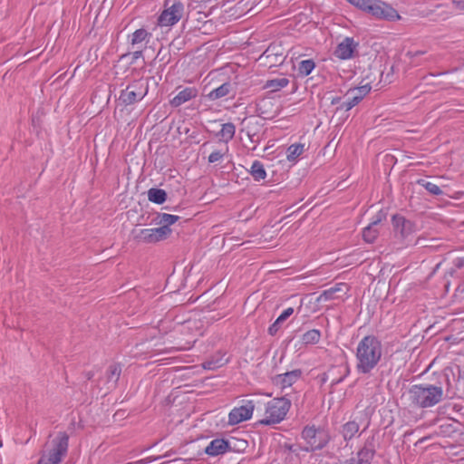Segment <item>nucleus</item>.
Instances as JSON below:
<instances>
[{"label":"nucleus","mask_w":464,"mask_h":464,"mask_svg":"<svg viewBox=\"0 0 464 464\" xmlns=\"http://www.w3.org/2000/svg\"><path fill=\"white\" fill-rule=\"evenodd\" d=\"M256 112L263 119H273L277 114V108L271 99L265 98L256 103Z\"/></svg>","instance_id":"14"},{"label":"nucleus","mask_w":464,"mask_h":464,"mask_svg":"<svg viewBox=\"0 0 464 464\" xmlns=\"http://www.w3.org/2000/svg\"><path fill=\"white\" fill-rule=\"evenodd\" d=\"M69 436L66 432H59L57 436L46 445L37 464H60L68 450Z\"/></svg>","instance_id":"3"},{"label":"nucleus","mask_w":464,"mask_h":464,"mask_svg":"<svg viewBox=\"0 0 464 464\" xmlns=\"http://www.w3.org/2000/svg\"><path fill=\"white\" fill-rule=\"evenodd\" d=\"M382 218H379L376 220L372 221L368 227H366L362 231L363 240L367 243H373L379 235L378 226L381 222Z\"/></svg>","instance_id":"18"},{"label":"nucleus","mask_w":464,"mask_h":464,"mask_svg":"<svg viewBox=\"0 0 464 464\" xmlns=\"http://www.w3.org/2000/svg\"><path fill=\"white\" fill-rule=\"evenodd\" d=\"M301 376L300 370H294L284 374H278L274 378V383L280 387L281 389H285L290 387L293 383H295L299 377Z\"/></svg>","instance_id":"15"},{"label":"nucleus","mask_w":464,"mask_h":464,"mask_svg":"<svg viewBox=\"0 0 464 464\" xmlns=\"http://www.w3.org/2000/svg\"><path fill=\"white\" fill-rule=\"evenodd\" d=\"M340 100H341V98H339V97L333 98L331 103L332 104H337V103L340 102Z\"/></svg>","instance_id":"48"},{"label":"nucleus","mask_w":464,"mask_h":464,"mask_svg":"<svg viewBox=\"0 0 464 464\" xmlns=\"http://www.w3.org/2000/svg\"><path fill=\"white\" fill-rule=\"evenodd\" d=\"M302 435L305 440H308V443L311 445V447H314V448L321 447L320 445L315 444V435H316L315 429H314L312 427H306L304 429Z\"/></svg>","instance_id":"33"},{"label":"nucleus","mask_w":464,"mask_h":464,"mask_svg":"<svg viewBox=\"0 0 464 464\" xmlns=\"http://www.w3.org/2000/svg\"><path fill=\"white\" fill-rule=\"evenodd\" d=\"M350 4L356 6L357 8L362 10L363 5L366 4L367 0H347Z\"/></svg>","instance_id":"43"},{"label":"nucleus","mask_w":464,"mask_h":464,"mask_svg":"<svg viewBox=\"0 0 464 464\" xmlns=\"http://www.w3.org/2000/svg\"><path fill=\"white\" fill-rule=\"evenodd\" d=\"M417 183L424 187L432 195L439 196L443 193L440 188L432 182L425 179H419Z\"/></svg>","instance_id":"32"},{"label":"nucleus","mask_w":464,"mask_h":464,"mask_svg":"<svg viewBox=\"0 0 464 464\" xmlns=\"http://www.w3.org/2000/svg\"><path fill=\"white\" fill-rule=\"evenodd\" d=\"M353 104L350 102V100L347 98V101L343 102L337 109H336V112L342 111V110H344V111H349L351 110L352 108H353Z\"/></svg>","instance_id":"41"},{"label":"nucleus","mask_w":464,"mask_h":464,"mask_svg":"<svg viewBox=\"0 0 464 464\" xmlns=\"http://www.w3.org/2000/svg\"><path fill=\"white\" fill-rule=\"evenodd\" d=\"M228 449V442L222 439L212 440L206 448L205 452L210 456H218L225 453Z\"/></svg>","instance_id":"17"},{"label":"nucleus","mask_w":464,"mask_h":464,"mask_svg":"<svg viewBox=\"0 0 464 464\" xmlns=\"http://www.w3.org/2000/svg\"><path fill=\"white\" fill-rule=\"evenodd\" d=\"M222 364L223 363H219L218 362L208 361L203 363V368L207 370H214L220 367Z\"/></svg>","instance_id":"40"},{"label":"nucleus","mask_w":464,"mask_h":464,"mask_svg":"<svg viewBox=\"0 0 464 464\" xmlns=\"http://www.w3.org/2000/svg\"><path fill=\"white\" fill-rule=\"evenodd\" d=\"M236 131V127L233 123H225L222 125L220 131L218 132V136L220 140L225 143H227L230 140L233 139Z\"/></svg>","instance_id":"23"},{"label":"nucleus","mask_w":464,"mask_h":464,"mask_svg":"<svg viewBox=\"0 0 464 464\" xmlns=\"http://www.w3.org/2000/svg\"><path fill=\"white\" fill-rule=\"evenodd\" d=\"M149 37H150V34L148 33L145 29H138L131 34L130 44L132 46H137L142 42L146 41Z\"/></svg>","instance_id":"28"},{"label":"nucleus","mask_w":464,"mask_h":464,"mask_svg":"<svg viewBox=\"0 0 464 464\" xmlns=\"http://www.w3.org/2000/svg\"><path fill=\"white\" fill-rule=\"evenodd\" d=\"M291 402L285 397L275 398L268 401L266 407L265 418L259 420L262 425H273L284 420Z\"/></svg>","instance_id":"5"},{"label":"nucleus","mask_w":464,"mask_h":464,"mask_svg":"<svg viewBox=\"0 0 464 464\" xmlns=\"http://www.w3.org/2000/svg\"><path fill=\"white\" fill-rule=\"evenodd\" d=\"M247 136L249 140L254 143H258L260 140V136L254 131H251L250 130H247Z\"/></svg>","instance_id":"42"},{"label":"nucleus","mask_w":464,"mask_h":464,"mask_svg":"<svg viewBox=\"0 0 464 464\" xmlns=\"http://www.w3.org/2000/svg\"><path fill=\"white\" fill-rule=\"evenodd\" d=\"M452 5L458 10H464V0H452Z\"/></svg>","instance_id":"45"},{"label":"nucleus","mask_w":464,"mask_h":464,"mask_svg":"<svg viewBox=\"0 0 464 464\" xmlns=\"http://www.w3.org/2000/svg\"><path fill=\"white\" fill-rule=\"evenodd\" d=\"M147 93V88L143 82H136L127 86L120 95V100L126 105L133 104L141 100Z\"/></svg>","instance_id":"8"},{"label":"nucleus","mask_w":464,"mask_h":464,"mask_svg":"<svg viewBox=\"0 0 464 464\" xmlns=\"http://www.w3.org/2000/svg\"><path fill=\"white\" fill-rule=\"evenodd\" d=\"M134 238L140 242L155 243L156 237H154L153 228H143L138 231L134 230Z\"/></svg>","instance_id":"20"},{"label":"nucleus","mask_w":464,"mask_h":464,"mask_svg":"<svg viewBox=\"0 0 464 464\" xmlns=\"http://www.w3.org/2000/svg\"><path fill=\"white\" fill-rule=\"evenodd\" d=\"M160 457H158V459H160ZM154 459H157V458L152 459V458L150 457V458H147V459H143L138 460V461L134 462L133 464H146V463L151 462Z\"/></svg>","instance_id":"46"},{"label":"nucleus","mask_w":464,"mask_h":464,"mask_svg":"<svg viewBox=\"0 0 464 464\" xmlns=\"http://www.w3.org/2000/svg\"><path fill=\"white\" fill-rule=\"evenodd\" d=\"M321 338L319 330L313 329L304 333L302 336V342L305 344L317 343Z\"/></svg>","instance_id":"30"},{"label":"nucleus","mask_w":464,"mask_h":464,"mask_svg":"<svg viewBox=\"0 0 464 464\" xmlns=\"http://www.w3.org/2000/svg\"><path fill=\"white\" fill-rule=\"evenodd\" d=\"M407 398L414 407L430 408L442 401L443 390L431 384L412 385L407 392Z\"/></svg>","instance_id":"2"},{"label":"nucleus","mask_w":464,"mask_h":464,"mask_svg":"<svg viewBox=\"0 0 464 464\" xmlns=\"http://www.w3.org/2000/svg\"><path fill=\"white\" fill-rule=\"evenodd\" d=\"M255 405L252 401H247L245 405L234 408L228 414V423L236 425L241 421L251 418Z\"/></svg>","instance_id":"11"},{"label":"nucleus","mask_w":464,"mask_h":464,"mask_svg":"<svg viewBox=\"0 0 464 464\" xmlns=\"http://www.w3.org/2000/svg\"><path fill=\"white\" fill-rule=\"evenodd\" d=\"M198 95V90L194 87H187L180 90L170 101L173 107H179Z\"/></svg>","instance_id":"16"},{"label":"nucleus","mask_w":464,"mask_h":464,"mask_svg":"<svg viewBox=\"0 0 464 464\" xmlns=\"http://www.w3.org/2000/svg\"><path fill=\"white\" fill-rule=\"evenodd\" d=\"M289 83V80L287 78H277L273 80H268L266 84L265 88L270 89L272 92H277L285 86H287Z\"/></svg>","instance_id":"25"},{"label":"nucleus","mask_w":464,"mask_h":464,"mask_svg":"<svg viewBox=\"0 0 464 464\" xmlns=\"http://www.w3.org/2000/svg\"><path fill=\"white\" fill-rule=\"evenodd\" d=\"M141 55H142V52H141L140 50H139V51H135V52L133 53V58H134V59H138V58H139V57H140Z\"/></svg>","instance_id":"47"},{"label":"nucleus","mask_w":464,"mask_h":464,"mask_svg":"<svg viewBox=\"0 0 464 464\" xmlns=\"http://www.w3.org/2000/svg\"><path fill=\"white\" fill-rule=\"evenodd\" d=\"M315 64L313 60H304L299 63V72L304 76H307L314 70Z\"/></svg>","instance_id":"35"},{"label":"nucleus","mask_w":464,"mask_h":464,"mask_svg":"<svg viewBox=\"0 0 464 464\" xmlns=\"http://www.w3.org/2000/svg\"><path fill=\"white\" fill-rule=\"evenodd\" d=\"M371 89H372L371 86L368 83H366L360 87L350 89L347 92V94H353L357 97H360V99L362 100L363 97L366 96L370 92Z\"/></svg>","instance_id":"34"},{"label":"nucleus","mask_w":464,"mask_h":464,"mask_svg":"<svg viewBox=\"0 0 464 464\" xmlns=\"http://www.w3.org/2000/svg\"><path fill=\"white\" fill-rule=\"evenodd\" d=\"M382 354L381 342L372 335L363 337L356 349V369L360 373H369L376 367Z\"/></svg>","instance_id":"1"},{"label":"nucleus","mask_w":464,"mask_h":464,"mask_svg":"<svg viewBox=\"0 0 464 464\" xmlns=\"http://www.w3.org/2000/svg\"><path fill=\"white\" fill-rule=\"evenodd\" d=\"M250 173L254 179L256 181L265 179L266 177V172L265 170L264 165L258 160L253 162Z\"/></svg>","instance_id":"26"},{"label":"nucleus","mask_w":464,"mask_h":464,"mask_svg":"<svg viewBox=\"0 0 464 464\" xmlns=\"http://www.w3.org/2000/svg\"><path fill=\"white\" fill-rule=\"evenodd\" d=\"M304 150V144H293L287 149V160H295Z\"/></svg>","instance_id":"31"},{"label":"nucleus","mask_w":464,"mask_h":464,"mask_svg":"<svg viewBox=\"0 0 464 464\" xmlns=\"http://www.w3.org/2000/svg\"><path fill=\"white\" fill-rule=\"evenodd\" d=\"M188 0H165L164 10L158 18L160 26H171L187 17L186 5Z\"/></svg>","instance_id":"4"},{"label":"nucleus","mask_w":464,"mask_h":464,"mask_svg":"<svg viewBox=\"0 0 464 464\" xmlns=\"http://www.w3.org/2000/svg\"><path fill=\"white\" fill-rule=\"evenodd\" d=\"M450 427H451V424H447V425H446V428H447V429H450Z\"/></svg>","instance_id":"50"},{"label":"nucleus","mask_w":464,"mask_h":464,"mask_svg":"<svg viewBox=\"0 0 464 464\" xmlns=\"http://www.w3.org/2000/svg\"><path fill=\"white\" fill-rule=\"evenodd\" d=\"M368 14L377 18L388 21L400 20L401 15L390 5L382 0H367L362 10Z\"/></svg>","instance_id":"6"},{"label":"nucleus","mask_w":464,"mask_h":464,"mask_svg":"<svg viewBox=\"0 0 464 464\" xmlns=\"http://www.w3.org/2000/svg\"><path fill=\"white\" fill-rule=\"evenodd\" d=\"M349 291V286L345 283H338L335 284L333 287L324 290L317 298V303H324L327 301H334V300H344L347 293Z\"/></svg>","instance_id":"10"},{"label":"nucleus","mask_w":464,"mask_h":464,"mask_svg":"<svg viewBox=\"0 0 464 464\" xmlns=\"http://www.w3.org/2000/svg\"><path fill=\"white\" fill-rule=\"evenodd\" d=\"M121 372V367L119 364L114 363L110 365L107 372V382H112V386H115L120 378Z\"/></svg>","instance_id":"29"},{"label":"nucleus","mask_w":464,"mask_h":464,"mask_svg":"<svg viewBox=\"0 0 464 464\" xmlns=\"http://www.w3.org/2000/svg\"><path fill=\"white\" fill-rule=\"evenodd\" d=\"M374 454V437H371L365 441L363 448L357 452L356 456L347 460L346 464H370Z\"/></svg>","instance_id":"9"},{"label":"nucleus","mask_w":464,"mask_h":464,"mask_svg":"<svg viewBox=\"0 0 464 464\" xmlns=\"http://www.w3.org/2000/svg\"><path fill=\"white\" fill-rule=\"evenodd\" d=\"M87 377H88V379H91L92 377V372H88L87 373Z\"/></svg>","instance_id":"49"},{"label":"nucleus","mask_w":464,"mask_h":464,"mask_svg":"<svg viewBox=\"0 0 464 464\" xmlns=\"http://www.w3.org/2000/svg\"><path fill=\"white\" fill-rule=\"evenodd\" d=\"M228 150L227 147L226 148L225 151H222V150H216V151H213L209 156H208V162L209 163H215L217 161H219L223 156L225 155V152H227Z\"/></svg>","instance_id":"38"},{"label":"nucleus","mask_w":464,"mask_h":464,"mask_svg":"<svg viewBox=\"0 0 464 464\" xmlns=\"http://www.w3.org/2000/svg\"><path fill=\"white\" fill-rule=\"evenodd\" d=\"M198 7H201V5H197L191 8L188 5L187 20L191 19L202 22L207 17L208 14L205 12L198 10Z\"/></svg>","instance_id":"27"},{"label":"nucleus","mask_w":464,"mask_h":464,"mask_svg":"<svg viewBox=\"0 0 464 464\" xmlns=\"http://www.w3.org/2000/svg\"><path fill=\"white\" fill-rule=\"evenodd\" d=\"M357 45V43H355L353 38L346 37L337 45L334 51V55L342 60L350 59L353 57V53Z\"/></svg>","instance_id":"13"},{"label":"nucleus","mask_w":464,"mask_h":464,"mask_svg":"<svg viewBox=\"0 0 464 464\" xmlns=\"http://www.w3.org/2000/svg\"><path fill=\"white\" fill-rule=\"evenodd\" d=\"M294 313V309L289 307L285 309L275 321V323L268 328V333L271 335H275L281 328L283 323L289 318Z\"/></svg>","instance_id":"19"},{"label":"nucleus","mask_w":464,"mask_h":464,"mask_svg":"<svg viewBox=\"0 0 464 464\" xmlns=\"http://www.w3.org/2000/svg\"><path fill=\"white\" fill-rule=\"evenodd\" d=\"M148 198L156 204H162L167 198V193L163 189L152 188L148 191Z\"/></svg>","instance_id":"24"},{"label":"nucleus","mask_w":464,"mask_h":464,"mask_svg":"<svg viewBox=\"0 0 464 464\" xmlns=\"http://www.w3.org/2000/svg\"><path fill=\"white\" fill-rule=\"evenodd\" d=\"M202 324L199 321H187L181 326V334L185 337L178 343V350L189 349L195 343L197 337L201 335Z\"/></svg>","instance_id":"7"},{"label":"nucleus","mask_w":464,"mask_h":464,"mask_svg":"<svg viewBox=\"0 0 464 464\" xmlns=\"http://www.w3.org/2000/svg\"><path fill=\"white\" fill-rule=\"evenodd\" d=\"M159 224L169 227V226L174 224L179 218V216L162 213L159 215Z\"/></svg>","instance_id":"37"},{"label":"nucleus","mask_w":464,"mask_h":464,"mask_svg":"<svg viewBox=\"0 0 464 464\" xmlns=\"http://www.w3.org/2000/svg\"><path fill=\"white\" fill-rule=\"evenodd\" d=\"M359 424L353 420L348 421L343 426L342 433L345 440L353 439L359 432Z\"/></svg>","instance_id":"22"},{"label":"nucleus","mask_w":464,"mask_h":464,"mask_svg":"<svg viewBox=\"0 0 464 464\" xmlns=\"http://www.w3.org/2000/svg\"><path fill=\"white\" fill-rule=\"evenodd\" d=\"M230 90H231V84L229 82H225L222 85H220L219 87L211 91L208 94V97L209 100L215 101V100H218V99L227 96L230 92Z\"/></svg>","instance_id":"21"},{"label":"nucleus","mask_w":464,"mask_h":464,"mask_svg":"<svg viewBox=\"0 0 464 464\" xmlns=\"http://www.w3.org/2000/svg\"><path fill=\"white\" fill-rule=\"evenodd\" d=\"M392 226L396 236H400L401 238H406L415 230L414 224L400 215L392 217Z\"/></svg>","instance_id":"12"},{"label":"nucleus","mask_w":464,"mask_h":464,"mask_svg":"<svg viewBox=\"0 0 464 464\" xmlns=\"http://www.w3.org/2000/svg\"><path fill=\"white\" fill-rule=\"evenodd\" d=\"M2 445H3V444H2V440H0V447H2Z\"/></svg>","instance_id":"51"},{"label":"nucleus","mask_w":464,"mask_h":464,"mask_svg":"<svg viewBox=\"0 0 464 464\" xmlns=\"http://www.w3.org/2000/svg\"><path fill=\"white\" fill-rule=\"evenodd\" d=\"M426 53V51H408L406 56L411 63H414V59Z\"/></svg>","instance_id":"39"},{"label":"nucleus","mask_w":464,"mask_h":464,"mask_svg":"<svg viewBox=\"0 0 464 464\" xmlns=\"http://www.w3.org/2000/svg\"><path fill=\"white\" fill-rule=\"evenodd\" d=\"M154 237H156V242L163 240L167 238L170 233L171 229L167 226H162L157 228H153Z\"/></svg>","instance_id":"36"},{"label":"nucleus","mask_w":464,"mask_h":464,"mask_svg":"<svg viewBox=\"0 0 464 464\" xmlns=\"http://www.w3.org/2000/svg\"><path fill=\"white\" fill-rule=\"evenodd\" d=\"M346 97L350 100V102L353 104V106L357 105L362 100L360 97H357L353 94H345Z\"/></svg>","instance_id":"44"}]
</instances>
